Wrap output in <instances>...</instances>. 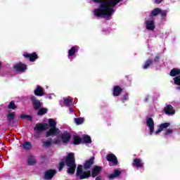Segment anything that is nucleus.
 <instances>
[{
  "label": "nucleus",
  "instance_id": "nucleus-1",
  "mask_svg": "<svg viewBox=\"0 0 180 180\" xmlns=\"http://www.w3.org/2000/svg\"><path fill=\"white\" fill-rule=\"evenodd\" d=\"M94 4H99L98 8L94 9V15L96 18H110L115 13V6L120 1H94Z\"/></svg>",
  "mask_w": 180,
  "mask_h": 180
},
{
  "label": "nucleus",
  "instance_id": "nucleus-2",
  "mask_svg": "<svg viewBox=\"0 0 180 180\" xmlns=\"http://www.w3.org/2000/svg\"><path fill=\"white\" fill-rule=\"evenodd\" d=\"M65 165L67 168V174L69 175H74L75 174V169H77V164H75V155L74 153H68L65 159H62L58 165V169L59 172H61L64 169Z\"/></svg>",
  "mask_w": 180,
  "mask_h": 180
},
{
  "label": "nucleus",
  "instance_id": "nucleus-3",
  "mask_svg": "<svg viewBox=\"0 0 180 180\" xmlns=\"http://www.w3.org/2000/svg\"><path fill=\"white\" fill-rule=\"evenodd\" d=\"M95 161V157H91L82 165H79L77 168L76 176L79 179H88L91 178V167Z\"/></svg>",
  "mask_w": 180,
  "mask_h": 180
},
{
  "label": "nucleus",
  "instance_id": "nucleus-4",
  "mask_svg": "<svg viewBox=\"0 0 180 180\" xmlns=\"http://www.w3.org/2000/svg\"><path fill=\"white\" fill-rule=\"evenodd\" d=\"M49 129V124L47 123H38L35 125L34 130V131H39V133H43Z\"/></svg>",
  "mask_w": 180,
  "mask_h": 180
},
{
  "label": "nucleus",
  "instance_id": "nucleus-5",
  "mask_svg": "<svg viewBox=\"0 0 180 180\" xmlns=\"http://www.w3.org/2000/svg\"><path fill=\"white\" fill-rule=\"evenodd\" d=\"M30 101L32 103V107L35 110H39L41 108V102L37 99V97L32 96L30 97Z\"/></svg>",
  "mask_w": 180,
  "mask_h": 180
},
{
  "label": "nucleus",
  "instance_id": "nucleus-6",
  "mask_svg": "<svg viewBox=\"0 0 180 180\" xmlns=\"http://www.w3.org/2000/svg\"><path fill=\"white\" fill-rule=\"evenodd\" d=\"M106 160L108 162H112L113 167H116L117 164H119V160H117V157L113 153H109L106 155Z\"/></svg>",
  "mask_w": 180,
  "mask_h": 180
},
{
  "label": "nucleus",
  "instance_id": "nucleus-7",
  "mask_svg": "<svg viewBox=\"0 0 180 180\" xmlns=\"http://www.w3.org/2000/svg\"><path fill=\"white\" fill-rule=\"evenodd\" d=\"M146 126L149 129V134L150 136H153L154 133V120L152 117L146 118Z\"/></svg>",
  "mask_w": 180,
  "mask_h": 180
},
{
  "label": "nucleus",
  "instance_id": "nucleus-8",
  "mask_svg": "<svg viewBox=\"0 0 180 180\" xmlns=\"http://www.w3.org/2000/svg\"><path fill=\"white\" fill-rule=\"evenodd\" d=\"M13 68L18 72H25V71L27 70V65L20 62L19 63L14 65Z\"/></svg>",
  "mask_w": 180,
  "mask_h": 180
},
{
  "label": "nucleus",
  "instance_id": "nucleus-9",
  "mask_svg": "<svg viewBox=\"0 0 180 180\" xmlns=\"http://www.w3.org/2000/svg\"><path fill=\"white\" fill-rule=\"evenodd\" d=\"M23 56L25 58H29L31 63H34L37 58H39V56L36 52H33L32 53H28L27 52H25Z\"/></svg>",
  "mask_w": 180,
  "mask_h": 180
},
{
  "label": "nucleus",
  "instance_id": "nucleus-10",
  "mask_svg": "<svg viewBox=\"0 0 180 180\" xmlns=\"http://www.w3.org/2000/svg\"><path fill=\"white\" fill-rule=\"evenodd\" d=\"M101 172H102V167L95 165L91 170V176H92V178H96V176H98Z\"/></svg>",
  "mask_w": 180,
  "mask_h": 180
},
{
  "label": "nucleus",
  "instance_id": "nucleus-11",
  "mask_svg": "<svg viewBox=\"0 0 180 180\" xmlns=\"http://www.w3.org/2000/svg\"><path fill=\"white\" fill-rule=\"evenodd\" d=\"M57 174V171L55 169H49L45 172L44 178L46 180L53 179L54 175Z\"/></svg>",
  "mask_w": 180,
  "mask_h": 180
},
{
  "label": "nucleus",
  "instance_id": "nucleus-12",
  "mask_svg": "<svg viewBox=\"0 0 180 180\" xmlns=\"http://www.w3.org/2000/svg\"><path fill=\"white\" fill-rule=\"evenodd\" d=\"M60 134V129L56 127L50 128L46 132V137H50L51 136H56V134Z\"/></svg>",
  "mask_w": 180,
  "mask_h": 180
},
{
  "label": "nucleus",
  "instance_id": "nucleus-13",
  "mask_svg": "<svg viewBox=\"0 0 180 180\" xmlns=\"http://www.w3.org/2000/svg\"><path fill=\"white\" fill-rule=\"evenodd\" d=\"M123 92V89L120 86H114L112 89L113 96H120V94Z\"/></svg>",
  "mask_w": 180,
  "mask_h": 180
},
{
  "label": "nucleus",
  "instance_id": "nucleus-14",
  "mask_svg": "<svg viewBox=\"0 0 180 180\" xmlns=\"http://www.w3.org/2000/svg\"><path fill=\"white\" fill-rule=\"evenodd\" d=\"M145 25L147 30L153 31L154 29H155V24L154 23V20H146Z\"/></svg>",
  "mask_w": 180,
  "mask_h": 180
},
{
  "label": "nucleus",
  "instance_id": "nucleus-15",
  "mask_svg": "<svg viewBox=\"0 0 180 180\" xmlns=\"http://www.w3.org/2000/svg\"><path fill=\"white\" fill-rule=\"evenodd\" d=\"M164 111L165 115H175V110H174V107H172L171 104L165 107Z\"/></svg>",
  "mask_w": 180,
  "mask_h": 180
},
{
  "label": "nucleus",
  "instance_id": "nucleus-16",
  "mask_svg": "<svg viewBox=\"0 0 180 180\" xmlns=\"http://www.w3.org/2000/svg\"><path fill=\"white\" fill-rule=\"evenodd\" d=\"M61 139L63 140L65 144H67L70 140H71V134L67 131H65L61 135Z\"/></svg>",
  "mask_w": 180,
  "mask_h": 180
},
{
  "label": "nucleus",
  "instance_id": "nucleus-17",
  "mask_svg": "<svg viewBox=\"0 0 180 180\" xmlns=\"http://www.w3.org/2000/svg\"><path fill=\"white\" fill-rule=\"evenodd\" d=\"M34 94L36 96H44V89L43 87L38 86L36 89L34 91Z\"/></svg>",
  "mask_w": 180,
  "mask_h": 180
},
{
  "label": "nucleus",
  "instance_id": "nucleus-18",
  "mask_svg": "<svg viewBox=\"0 0 180 180\" xmlns=\"http://www.w3.org/2000/svg\"><path fill=\"white\" fill-rule=\"evenodd\" d=\"M132 165L134 167H136V168H143V162H141V159L134 158L132 162Z\"/></svg>",
  "mask_w": 180,
  "mask_h": 180
},
{
  "label": "nucleus",
  "instance_id": "nucleus-19",
  "mask_svg": "<svg viewBox=\"0 0 180 180\" xmlns=\"http://www.w3.org/2000/svg\"><path fill=\"white\" fill-rule=\"evenodd\" d=\"M121 174H122V172L116 169L114 170L113 174H111L108 176V178L109 179H114V178H117V176H120Z\"/></svg>",
  "mask_w": 180,
  "mask_h": 180
},
{
  "label": "nucleus",
  "instance_id": "nucleus-20",
  "mask_svg": "<svg viewBox=\"0 0 180 180\" xmlns=\"http://www.w3.org/2000/svg\"><path fill=\"white\" fill-rule=\"evenodd\" d=\"M82 143L84 144H91L92 143V139H91V136L89 135H84L82 139Z\"/></svg>",
  "mask_w": 180,
  "mask_h": 180
},
{
  "label": "nucleus",
  "instance_id": "nucleus-21",
  "mask_svg": "<svg viewBox=\"0 0 180 180\" xmlns=\"http://www.w3.org/2000/svg\"><path fill=\"white\" fill-rule=\"evenodd\" d=\"M170 77H178L180 75V69L173 68L169 72Z\"/></svg>",
  "mask_w": 180,
  "mask_h": 180
},
{
  "label": "nucleus",
  "instance_id": "nucleus-22",
  "mask_svg": "<svg viewBox=\"0 0 180 180\" xmlns=\"http://www.w3.org/2000/svg\"><path fill=\"white\" fill-rule=\"evenodd\" d=\"M81 143H82V139L81 137L76 136L73 138L72 144H74V146H79Z\"/></svg>",
  "mask_w": 180,
  "mask_h": 180
},
{
  "label": "nucleus",
  "instance_id": "nucleus-23",
  "mask_svg": "<svg viewBox=\"0 0 180 180\" xmlns=\"http://www.w3.org/2000/svg\"><path fill=\"white\" fill-rule=\"evenodd\" d=\"M15 117H16V112H8L7 115L8 122H11V120H15Z\"/></svg>",
  "mask_w": 180,
  "mask_h": 180
},
{
  "label": "nucleus",
  "instance_id": "nucleus-24",
  "mask_svg": "<svg viewBox=\"0 0 180 180\" xmlns=\"http://www.w3.org/2000/svg\"><path fill=\"white\" fill-rule=\"evenodd\" d=\"M47 112H49V109L46 108H42L37 111V116H43L44 115H46Z\"/></svg>",
  "mask_w": 180,
  "mask_h": 180
},
{
  "label": "nucleus",
  "instance_id": "nucleus-25",
  "mask_svg": "<svg viewBox=\"0 0 180 180\" xmlns=\"http://www.w3.org/2000/svg\"><path fill=\"white\" fill-rule=\"evenodd\" d=\"M77 46H72L70 49L68 50V57H72L77 53Z\"/></svg>",
  "mask_w": 180,
  "mask_h": 180
},
{
  "label": "nucleus",
  "instance_id": "nucleus-26",
  "mask_svg": "<svg viewBox=\"0 0 180 180\" xmlns=\"http://www.w3.org/2000/svg\"><path fill=\"white\" fill-rule=\"evenodd\" d=\"M36 164V159H34V156L30 155L27 159V165H34Z\"/></svg>",
  "mask_w": 180,
  "mask_h": 180
},
{
  "label": "nucleus",
  "instance_id": "nucleus-27",
  "mask_svg": "<svg viewBox=\"0 0 180 180\" xmlns=\"http://www.w3.org/2000/svg\"><path fill=\"white\" fill-rule=\"evenodd\" d=\"M154 63V60H147L145 62V64L143 65V70H147V68H148V67H150V65H153V64Z\"/></svg>",
  "mask_w": 180,
  "mask_h": 180
},
{
  "label": "nucleus",
  "instance_id": "nucleus-28",
  "mask_svg": "<svg viewBox=\"0 0 180 180\" xmlns=\"http://www.w3.org/2000/svg\"><path fill=\"white\" fill-rule=\"evenodd\" d=\"M160 12H161V8H156L151 11L150 16H158V15H160Z\"/></svg>",
  "mask_w": 180,
  "mask_h": 180
},
{
  "label": "nucleus",
  "instance_id": "nucleus-29",
  "mask_svg": "<svg viewBox=\"0 0 180 180\" xmlns=\"http://www.w3.org/2000/svg\"><path fill=\"white\" fill-rule=\"evenodd\" d=\"M22 148L25 150H29L32 149V143L27 141L25 142L22 145Z\"/></svg>",
  "mask_w": 180,
  "mask_h": 180
},
{
  "label": "nucleus",
  "instance_id": "nucleus-30",
  "mask_svg": "<svg viewBox=\"0 0 180 180\" xmlns=\"http://www.w3.org/2000/svg\"><path fill=\"white\" fill-rule=\"evenodd\" d=\"M48 125H49V127L50 128L56 127L57 122H56V121L53 119H49Z\"/></svg>",
  "mask_w": 180,
  "mask_h": 180
},
{
  "label": "nucleus",
  "instance_id": "nucleus-31",
  "mask_svg": "<svg viewBox=\"0 0 180 180\" xmlns=\"http://www.w3.org/2000/svg\"><path fill=\"white\" fill-rule=\"evenodd\" d=\"M85 122V119L83 117H78V118H75V123L77 124V126H79V124H82Z\"/></svg>",
  "mask_w": 180,
  "mask_h": 180
},
{
  "label": "nucleus",
  "instance_id": "nucleus-32",
  "mask_svg": "<svg viewBox=\"0 0 180 180\" xmlns=\"http://www.w3.org/2000/svg\"><path fill=\"white\" fill-rule=\"evenodd\" d=\"M18 106H16V104H15V101H11L8 106V109H12L13 110H15L17 109Z\"/></svg>",
  "mask_w": 180,
  "mask_h": 180
},
{
  "label": "nucleus",
  "instance_id": "nucleus-33",
  "mask_svg": "<svg viewBox=\"0 0 180 180\" xmlns=\"http://www.w3.org/2000/svg\"><path fill=\"white\" fill-rule=\"evenodd\" d=\"M20 117V119H22V120L28 119V120H30V122L33 121V117H32L31 115L21 114Z\"/></svg>",
  "mask_w": 180,
  "mask_h": 180
},
{
  "label": "nucleus",
  "instance_id": "nucleus-34",
  "mask_svg": "<svg viewBox=\"0 0 180 180\" xmlns=\"http://www.w3.org/2000/svg\"><path fill=\"white\" fill-rule=\"evenodd\" d=\"M169 126H171V123L165 122V123L160 124V125L159 127H160V129L162 130H164V129H167V127H169Z\"/></svg>",
  "mask_w": 180,
  "mask_h": 180
},
{
  "label": "nucleus",
  "instance_id": "nucleus-35",
  "mask_svg": "<svg viewBox=\"0 0 180 180\" xmlns=\"http://www.w3.org/2000/svg\"><path fill=\"white\" fill-rule=\"evenodd\" d=\"M65 106H70L72 103V100L70 98H65L63 101Z\"/></svg>",
  "mask_w": 180,
  "mask_h": 180
},
{
  "label": "nucleus",
  "instance_id": "nucleus-36",
  "mask_svg": "<svg viewBox=\"0 0 180 180\" xmlns=\"http://www.w3.org/2000/svg\"><path fill=\"white\" fill-rule=\"evenodd\" d=\"M121 100H122V103H124V102H126V101L129 100V94L127 93H125L124 94H123L121 96Z\"/></svg>",
  "mask_w": 180,
  "mask_h": 180
},
{
  "label": "nucleus",
  "instance_id": "nucleus-37",
  "mask_svg": "<svg viewBox=\"0 0 180 180\" xmlns=\"http://www.w3.org/2000/svg\"><path fill=\"white\" fill-rule=\"evenodd\" d=\"M173 79L174 81V84L180 86V76H176Z\"/></svg>",
  "mask_w": 180,
  "mask_h": 180
},
{
  "label": "nucleus",
  "instance_id": "nucleus-38",
  "mask_svg": "<svg viewBox=\"0 0 180 180\" xmlns=\"http://www.w3.org/2000/svg\"><path fill=\"white\" fill-rule=\"evenodd\" d=\"M51 144H53L51 141H46L44 142V147H46L47 148H50V147H51Z\"/></svg>",
  "mask_w": 180,
  "mask_h": 180
},
{
  "label": "nucleus",
  "instance_id": "nucleus-39",
  "mask_svg": "<svg viewBox=\"0 0 180 180\" xmlns=\"http://www.w3.org/2000/svg\"><path fill=\"white\" fill-rule=\"evenodd\" d=\"M160 58H161V56L159 54L156 55L154 60H153V63H158V61H160Z\"/></svg>",
  "mask_w": 180,
  "mask_h": 180
},
{
  "label": "nucleus",
  "instance_id": "nucleus-40",
  "mask_svg": "<svg viewBox=\"0 0 180 180\" xmlns=\"http://www.w3.org/2000/svg\"><path fill=\"white\" fill-rule=\"evenodd\" d=\"M174 132V130L171 129H167V131L165 132V136H169V134H171L172 133Z\"/></svg>",
  "mask_w": 180,
  "mask_h": 180
},
{
  "label": "nucleus",
  "instance_id": "nucleus-41",
  "mask_svg": "<svg viewBox=\"0 0 180 180\" xmlns=\"http://www.w3.org/2000/svg\"><path fill=\"white\" fill-rule=\"evenodd\" d=\"M159 15H160L162 18H165V16H167V12L165 11L160 10Z\"/></svg>",
  "mask_w": 180,
  "mask_h": 180
},
{
  "label": "nucleus",
  "instance_id": "nucleus-42",
  "mask_svg": "<svg viewBox=\"0 0 180 180\" xmlns=\"http://www.w3.org/2000/svg\"><path fill=\"white\" fill-rule=\"evenodd\" d=\"M61 143V141L58 139H54L52 144H60Z\"/></svg>",
  "mask_w": 180,
  "mask_h": 180
},
{
  "label": "nucleus",
  "instance_id": "nucleus-43",
  "mask_svg": "<svg viewBox=\"0 0 180 180\" xmlns=\"http://www.w3.org/2000/svg\"><path fill=\"white\" fill-rule=\"evenodd\" d=\"M162 131V129L160 127H159L158 129L155 132V134H159V133H161Z\"/></svg>",
  "mask_w": 180,
  "mask_h": 180
},
{
  "label": "nucleus",
  "instance_id": "nucleus-44",
  "mask_svg": "<svg viewBox=\"0 0 180 180\" xmlns=\"http://www.w3.org/2000/svg\"><path fill=\"white\" fill-rule=\"evenodd\" d=\"M96 180H102V176H96Z\"/></svg>",
  "mask_w": 180,
  "mask_h": 180
},
{
  "label": "nucleus",
  "instance_id": "nucleus-45",
  "mask_svg": "<svg viewBox=\"0 0 180 180\" xmlns=\"http://www.w3.org/2000/svg\"><path fill=\"white\" fill-rule=\"evenodd\" d=\"M155 4H157V5H160V4H161V1H155Z\"/></svg>",
  "mask_w": 180,
  "mask_h": 180
},
{
  "label": "nucleus",
  "instance_id": "nucleus-46",
  "mask_svg": "<svg viewBox=\"0 0 180 180\" xmlns=\"http://www.w3.org/2000/svg\"><path fill=\"white\" fill-rule=\"evenodd\" d=\"M148 101V97H146V98H145V102H147Z\"/></svg>",
  "mask_w": 180,
  "mask_h": 180
},
{
  "label": "nucleus",
  "instance_id": "nucleus-47",
  "mask_svg": "<svg viewBox=\"0 0 180 180\" xmlns=\"http://www.w3.org/2000/svg\"><path fill=\"white\" fill-rule=\"evenodd\" d=\"M1 66H2V63L0 62V67H1Z\"/></svg>",
  "mask_w": 180,
  "mask_h": 180
},
{
  "label": "nucleus",
  "instance_id": "nucleus-48",
  "mask_svg": "<svg viewBox=\"0 0 180 180\" xmlns=\"http://www.w3.org/2000/svg\"><path fill=\"white\" fill-rule=\"evenodd\" d=\"M176 89H180V86H179V87H176Z\"/></svg>",
  "mask_w": 180,
  "mask_h": 180
}]
</instances>
